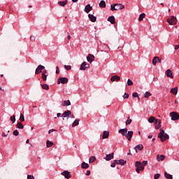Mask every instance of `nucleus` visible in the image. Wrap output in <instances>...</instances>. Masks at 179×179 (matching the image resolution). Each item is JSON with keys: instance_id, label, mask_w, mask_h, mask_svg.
Listing matches in <instances>:
<instances>
[{"instance_id": "obj_1", "label": "nucleus", "mask_w": 179, "mask_h": 179, "mask_svg": "<svg viewBox=\"0 0 179 179\" xmlns=\"http://www.w3.org/2000/svg\"><path fill=\"white\" fill-rule=\"evenodd\" d=\"M118 132L119 134H121L122 136H125L127 141H131L132 136H134V131H128L127 128L119 129Z\"/></svg>"}, {"instance_id": "obj_2", "label": "nucleus", "mask_w": 179, "mask_h": 179, "mask_svg": "<svg viewBox=\"0 0 179 179\" xmlns=\"http://www.w3.org/2000/svg\"><path fill=\"white\" fill-rule=\"evenodd\" d=\"M158 138H159L161 142H164L167 141L170 138L169 134L164 133V130L163 129H160V132L158 134Z\"/></svg>"}, {"instance_id": "obj_3", "label": "nucleus", "mask_w": 179, "mask_h": 179, "mask_svg": "<svg viewBox=\"0 0 179 179\" xmlns=\"http://www.w3.org/2000/svg\"><path fill=\"white\" fill-rule=\"evenodd\" d=\"M166 22L171 26H176V24H177V17L174 15H171L167 18Z\"/></svg>"}, {"instance_id": "obj_4", "label": "nucleus", "mask_w": 179, "mask_h": 179, "mask_svg": "<svg viewBox=\"0 0 179 179\" xmlns=\"http://www.w3.org/2000/svg\"><path fill=\"white\" fill-rule=\"evenodd\" d=\"M135 166L136 167V171L138 173H140L141 171H143V170H145V166H143L142 165V162H141L139 161L136 162Z\"/></svg>"}, {"instance_id": "obj_5", "label": "nucleus", "mask_w": 179, "mask_h": 179, "mask_svg": "<svg viewBox=\"0 0 179 179\" xmlns=\"http://www.w3.org/2000/svg\"><path fill=\"white\" fill-rule=\"evenodd\" d=\"M170 117H171L172 121H178L179 120V114L177 112H171Z\"/></svg>"}, {"instance_id": "obj_6", "label": "nucleus", "mask_w": 179, "mask_h": 179, "mask_svg": "<svg viewBox=\"0 0 179 179\" xmlns=\"http://www.w3.org/2000/svg\"><path fill=\"white\" fill-rule=\"evenodd\" d=\"M90 68V64H87V62H84L80 66V71H86V69H89Z\"/></svg>"}, {"instance_id": "obj_7", "label": "nucleus", "mask_w": 179, "mask_h": 179, "mask_svg": "<svg viewBox=\"0 0 179 179\" xmlns=\"http://www.w3.org/2000/svg\"><path fill=\"white\" fill-rule=\"evenodd\" d=\"M68 78L60 77L57 80V85H60L61 83H62V85H65L68 83Z\"/></svg>"}, {"instance_id": "obj_8", "label": "nucleus", "mask_w": 179, "mask_h": 179, "mask_svg": "<svg viewBox=\"0 0 179 179\" xmlns=\"http://www.w3.org/2000/svg\"><path fill=\"white\" fill-rule=\"evenodd\" d=\"M43 69H45V67L44 66H43V65L38 66V67L36 68V69L35 71V74L40 75V73H41V72H43Z\"/></svg>"}, {"instance_id": "obj_9", "label": "nucleus", "mask_w": 179, "mask_h": 179, "mask_svg": "<svg viewBox=\"0 0 179 179\" xmlns=\"http://www.w3.org/2000/svg\"><path fill=\"white\" fill-rule=\"evenodd\" d=\"M61 175L64 176V177H65V178H66V179H69L72 177V176L71 175V173H69V171H64L62 172Z\"/></svg>"}, {"instance_id": "obj_10", "label": "nucleus", "mask_w": 179, "mask_h": 179, "mask_svg": "<svg viewBox=\"0 0 179 179\" xmlns=\"http://www.w3.org/2000/svg\"><path fill=\"white\" fill-rule=\"evenodd\" d=\"M71 115H72V112L71 110H66L62 115V117L63 120H65V118H66V117H71Z\"/></svg>"}, {"instance_id": "obj_11", "label": "nucleus", "mask_w": 179, "mask_h": 179, "mask_svg": "<svg viewBox=\"0 0 179 179\" xmlns=\"http://www.w3.org/2000/svg\"><path fill=\"white\" fill-rule=\"evenodd\" d=\"M113 159H114V152L106 155V157H104V159L106 160V162H110V160H113Z\"/></svg>"}, {"instance_id": "obj_12", "label": "nucleus", "mask_w": 179, "mask_h": 179, "mask_svg": "<svg viewBox=\"0 0 179 179\" xmlns=\"http://www.w3.org/2000/svg\"><path fill=\"white\" fill-rule=\"evenodd\" d=\"M157 62L162 64V59H159V57H155L152 59V64L156 66V64H157Z\"/></svg>"}, {"instance_id": "obj_13", "label": "nucleus", "mask_w": 179, "mask_h": 179, "mask_svg": "<svg viewBox=\"0 0 179 179\" xmlns=\"http://www.w3.org/2000/svg\"><path fill=\"white\" fill-rule=\"evenodd\" d=\"M121 78L120 77V76H113L111 78H110V80L111 82H120Z\"/></svg>"}, {"instance_id": "obj_14", "label": "nucleus", "mask_w": 179, "mask_h": 179, "mask_svg": "<svg viewBox=\"0 0 179 179\" xmlns=\"http://www.w3.org/2000/svg\"><path fill=\"white\" fill-rule=\"evenodd\" d=\"M165 74L166 75L167 78H171V79L174 78V76H173V72L170 69H167L165 72Z\"/></svg>"}, {"instance_id": "obj_15", "label": "nucleus", "mask_w": 179, "mask_h": 179, "mask_svg": "<svg viewBox=\"0 0 179 179\" xmlns=\"http://www.w3.org/2000/svg\"><path fill=\"white\" fill-rule=\"evenodd\" d=\"M87 61H88V62L92 64V62H93V61H94V55H93L92 54H89L88 56L87 57Z\"/></svg>"}, {"instance_id": "obj_16", "label": "nucleus", "mask_w": 179, "mask_h": 179, "mask_svg": "<svg viewBox=\"0 0 179 179\" xmlns=\"http://www.w3.org/2000/svg\"><path fill=\"white\" fill-rule=\"evenodd\" d=\"M115 163H116V164H120V166H124V164H127V161L124 159L115 160Z\"/></svg>"}, {"instance_id": "obj_17", "label": "nucleus", "mask_w": 179, "mask_h": 179, "mask_svg": "<svg viewBox=\"0 0 179 179\" xmlns=\"http://www.w3.org/2000/svg\"><path fill=\"white\" fill-rule=\"evenodd\" d=\"M115 8L116 10H120L121 9H124L125 8V6L122 5V3H115Z\"/></svg>"}, {"instance_id": "obj_18", "label": "nucleus", "mask_w": 179, "mask_h": 179, "mask_svg": "<svg viewBox=\"0 0 179 179\" xmlns=\"http://www.w3.org/2000/svg\"><path fill=\"white\" fill-rule=\"evenodd\" d=\"M108 22H110L111 24H115V17L114 16L108 17Z\"/></svg>"}, {"instance_id": "obj_19", "label": "nucleus", "mask_w": 179, "mask_h": 179, "mask_svg": "<svg viewBox=\"0 0 179 179\" xmlns=\"http://www.w3.org/2000/svg\"><path fill=\"white\" fill-rule=\"evenodd\" d=\"M92 9H93V7L90 6V4H87L85 7V12L86 13H89V12H90V10H92Z\"/></svg>"}, {"instance_id": "obj_20", "label": "nucleus", "mask_w": 179, "mask_h": 179, "mask_svg": "<svg viewBox=\"0 0 179 179\" xmlns=\"http://www.w3.org/2000/svg\"><path fill=\"white\" fill-rule=\"evenodd\" d=\"M88 17H89L90 20H91V22H96V20H97V17H96V16H94L92 14H89Z\"/></svg>"}, {"instance_id": "obj_21", "label": "nucleus", "mask_w": 179, "mask_h": 179, "mask_svg": "<svg viewBox=\"0 0 179 179\" xmlns=\"http://www.w3.org/2000/svg\"><path fill=\"white\" fill-rule=\"evenodd\" d=\"M108 136H110V132H108L107 131H104L103 132L102 139H107V138H108Z\"/></svg>"}, {"instance_id": "obj_22", "label": "nucleus", "mask_w": 179, "mask_h": 179, "mask_svg": "<svg viewBox=\"0 0 179 179\" xmlns=\"http://www.w3.org/2000/svg\"><path fill=\"white\" fill-rule=\"evenodd\" d=\"M62 106H63V107L71 106V101H69V100H67V101L63 100Z\"/></svg>"}, {"instance_id": "obj_23", "label": "nucleus", "mask_w": 179, "mask_h": 179, "mask_svg": "<svg viewBox=\"0 0 179 179\" xmlns=\"http://www.w3.org/2000/svg\"><path fill=\"white\" fill-rule=\"evenodd\" d=\"M143 149V145L142 144L138 145L134 148V150L136 153H138V150H142Z\"/></svg>"}, {"instance_id": "obj_24", "label": "nucleus", "mask_w": 179, "mask_h": 179, "mask_svg": "<svg viewBox=\"0 0 179 179\" xmlns=\"http://www.w3.org/2000/svg\"><path fill=\"white\" fill-rule=\"evenodd\" d=\"M89 167H90L89 164L86 162H83L81 164V169H89Z\"/></svg>"}, {"instance_id": "obj_25", "label": "nucleus", "mask_w": 179, "mask_h": 179, "mask_svg": "<svg viewBox=\"0 0 179 179\" xmlns=\"http://www.w3.org/2000/svg\"><path fill=\"white\" fill-rule=\"evenodd\" d=\"M171 93H172V94H177V93H178V87H175V88H172L171 90Z\"/></svg>"}, {"instance_id": "obj_26", "label": "nucleus", "mask_w": 179, "mask_h": 179, "mask_svg": "<svg viewBox=\"0 0 179 179\" xmlns=\"http://www.w3.org/2000/svg\"><path fill=\"white\" fill-rule=\"evenodd\" d=\"M166 157H164V155H157V160L158 162H163V160H164Z\"/></svg>"}, {"instance_id": "obj_27", "label": "nucleus", "mask_w": 179, "mask_h": 179, "mask_svg": "<svg viewBox=\"0 0 179 179\" xmlns=\"http://www.w3.org/2000/svg\"><path fill=\"white\" fill-rule=\"evenodd\" d=\"M66 3H68V0L58 2V4L59 5V6H65V5H66Z\"/></svg>"}, {"instance_id": "obj_28", "label": "nucleus", "mask_w": 179, "mask_h": 179, "mask_svg": "<svg viewBox=\"0 0 179 179\" xmlns=\"http://www.w3.org/2000/svg\"><path fill=\"white\" fill-rule=\"evenodd\" d=\"M17 128H18V129H23V128H24V126H23V124H22V122H19L17 125H16Z\"/></svg>"}, {"instance_id": "obj_29", "label": "nucleus", "mask_w": 179, "mask_h": 179, "mask_svg": "<svg viewBox=\"0 0 179 179\" xmlns=\"http://www.w3.org/2000/svg\"><path fill=\"white\" fill-rule=\"evenodd\" d=\"M79 121H80L79 119H76V120L73 122V124H72L73 128L74 127H78V125H79Z\"/></svg>"}, {"instance_id": "obj_30", "label": "nucleus", "mask_w": 179, "mask_h": 179, "mask_svg": "<svg viewBox=\"0 0 179 179\" xmlns=\"http://www.w3.org/2000/svg\"><path fill=\"white\" fill-rule=\"evenodd\" d=\"M54 145V143L52 141H50V140H48L46 142V146L47 148H51Z\"/></svg>"}, {"instance_id": "obj_31", "label": "nucleus", "mask_w": 179, "mask_h": 179, "mask_svg": "<svg viewBox=\"0 0 179 179\" xmlns=\"http://www.w3.org/2000/svg\"><path fill=\"white\" fill-rule=\"evenodd\" d=\"M145 16H146V15L145 13L141 14L138 17V21L142 22V20H143V19H145Z\"/></svg>"}, {"instance_id": "obj_32", "label": "nucleus", "mask_w": 179, "mask_h": 179, "mask_svg": "<svg viewBox=\"0 0 179 179\" xmlns=\"http://www.w3.org/2000/svg\"><path fill=\"white\" fill-rule=\"evenodd\" d=\"M100 8H106V1L104 0H101L99 3Z\"/></svg>"}, {"instance_id": "obj_33", "label": "nucleus", "mask_w": 179, "mask_h": 179, "mask_svg": "<svg viewBox=\"0 0 179 179\" xmlns=\"http://www.w3.org/2000/svg\"><path fill=\"white\" fill-rule=\"evenodd\" d=\"M41 86L42 87V89H43L44 90H48L50 89V86H48V85L47 84H43Z\"/></svg>"}, {"instance_id": "obj_34", "label": "nucleus", "mask_w": 179, "mask_h": 179, "mask_svg": "<svg viewBox=\"0 0 179 179\" xmlns=\"http://www.w3.org/2000/svg\"><path fill=\"white\" fill-rule=\"evenodd\" d=\"M96 162V157L92 156L90 157L89 163H94Z\"/></svg>"}, {"instance_id": "obj_35", "label": "nucleus", "mask_w": 179, "mask_h": 179, "mask_svg": "<svg viewBox=\"0 0 179 179\" xmlns=\"http://www.w3.org/2000/svg\"><path fill=\"white\" fill-rule=\"evenodd\" d=\"M164 177L167 179H173V176L167 173V172L164 173Z\"/></svg>"}, {"instance_id": "obj_36", "label": "nucleus", "mask_w": 179, "mask_h": 179, "mask_svg": "<svg viewBox=\"0 0 179 179\" xmlns=\"http://www.w3.org/2000/svg\"><path fill=\"white\" fill-rule=\"evenodd\" d=\"M156 118L155 117H150L148 119V122H150V124H153V122H155Z\"/></svg>"}, {"instance_id": "obj_37", "label": "nucleus", "mask_w": 179, "mask_h": 179, "mask_svg": "<svg viewBox=\"0 0 179 179\" xmlns=\"http://www.w3.org/2000/svg\"><path fill=\"white\" fill-rule=\"evenodd\" d=\"M10 120L13 122V124H15V122H16V116L13 115L10 117Z\"/></svg>"}, {"instance_id": "obj_38", "label": "nucleus", "mask_w": 179, "mask_h": 179, "mask_svg": "<svg viewBox=\"0 0 179 179\" xmlns=\"http://www.w3.org/2000/svg\"><path fill=\"white\" fill-rule=\"evenodd\" d=\"M115 6H115V3L111 4V5H110V10H112V11L117 10Z\"/></svg>"}, {"instance_id": "obj_39", "label": "nucleus", "mask_w": 179, "mask_h": 179, "mask_svg": "<svg viewBox=\"0 0 179 179\" xmlns=\"http://www.w3.org/2000/svg\"><path fill=\"white\" fill-rule=\"evenodd\" d=\"M20 121L21 122H24V115L22 113L20 114Z\"/></svg>"}, {"instance_id": "obj_40", "label": "nucleus", "mask_w": 179, "mask_h": 179, "mask_svg": "<svg viewBox=\"0 0 179 179\" xmlns=\"http://www.w3.org/2000/svg\"><path fill=\"white\" fill-rule=\"evenodd\" d=\"M150 96H152V94H150V92H146L144 94L145 99H148V97H149Z\"/></svg>"}, {"instance_id": "obj_41", "label": "nucleus", "mask_w": 179, "mask_h": 179, "mask_svg": "<svg viewBox=\"0 0 179 179\" xmlns=\"http://www.w3.org/2000/svg\"><path fill=\"white\" fill-rule=\"evenodd\" d=\"M64 68L66 69V71H71V69H72V66L70 65H64Z\"/></svg>"}, {"instance_id": "obj_42", "label": "nucleus", "mask_w": 179, "mask_h": 179, "mask_svg": "<svg viewBox=\"0 0 179 179\" xmlns=\"http://www.w3.org/2000/svg\"><path fill=\"white\" fill-rule=\"evenodd\" d=\"M127 85H128V86H132V85H134V82H132V81L131 80V79H128V80H127Z\"/></svg>"}, {"instance_id": "obj_43", "label": "nucleus", "mask_w": 179, "mask_h": 179, "mask_svg": "<svg viewBox=\"0 0 179 179\" xmlns=\"http://www.w3.org/2000/svg\"><path fill=\"white\" fill-rule=\"evenodd\" d=\"M47 74H42V79L44 82H45V80H47Z\"/></svg>"}, {"instance_id": "obj_44", "label": "nucleus", "mask_w": 179, "mask_h": 179, "mask_svg": "<svg viewBox=\"0 0 179 179\" xmlns=\"http://www.w3.org/2000/svg\"><path fill=\"white\" fill-rule=\"evenodd\" d=\"M131 122H132V120L130 119L129 117L128 120L126 121V125H129V124H131Z\"/></svg>"}, {"instance_id": "obj_45", "label": "nucleus", "mask_w": 179, "mask_h": 179, "mask_svg": "<svg viewBox=\"0 0 179 179\" xmlns=\"http://www.w3.org/2000/svg\"><path fill=\"white\" fill-rule=\"evenodd\" d=\"M155 124H162V120H159V119H155Z\"/></svg>"}, {"instance_id": "obj_46", "label": "nucleus", "mask_w": 179, "mask_h": 179, "mask_svg": "<svg viewBox=\"0 0 179 179\" xmlns=\"http://www.w3.org/2000/svg\"><path fill=\"white\" fill-rule=\"evenodd\" d=\"M13 135H14L15 136H19V131L15 130V131H13Z\"/></svg>"}, {"instance_id": "obj_47", "label": "nucleus", "mask_w": 179, "mask_h": 179, "mask_svg": "<svg viewBox=\"0 0 179 179\" xmlns=\"http://www.w3.org/2000/svg\"><path fill=\"white\" fill-rule=\"evenodd\" d=\"M154 178H155V179H159V178H160V174H159V173H156V174H155Z\"/></svg>"}, {"instance_id": "obj_48", "label": "nucleus", "mask_w": 179, "mask_h": 179, "mask_svg": "<svg viewBox=\"0 0 179 179\" xmlns=\"http://www.w3.org/2000/svg\"><path fill=\"white\" fill-rule=\"evenodd\" d=\"M141 164L143 167H145V166H148V161H143Z\"/></svg>"}, {"instance_id": "obj_49", "label": "nucleus", "mask_w": 179, "mask_h": 179, "mask_svg": "<svg viewBox=\"0 0 179 179\" xmlns=\"http://www.w3.org/2000/svg\"><path fill=\"white\" fill-rule=\"evenodd\" d=\"M129 95L127 93H124V95H123V99H129Z\"/></svg>"}, {"instance_id": "obj_50", "label": "nucleus", "mask_w": 179, "mask_h": 179, "mask_svg": "<svg viewBox=\"0 0 179 179\" xmlns=\"http://www.w3.org/2000/svg\"><path fill=\"white\" fill-rule=\"evenodd\" d=\"M115 164H117V163H115V160H114L113 162L111 163L110 166L114 168V167H115Z\"/></svg>"}, {"instance_id": "obj_51", "label": "nucleus", "mask_w": 179, "mask_h": 179, "mask_svg": "<svg viewBox=\"0 0 179 179\" xmlns=\"http://www.w3.org/2000/svg\"><path fill=\"white\" fill-rule=\"evenodd\" d=\"M27 179H36V178H34V176H33L31 175H28L27 176Z\"/></svg>"}, {"instance_id": "obj_52", "label": "nucleus", "mask_w": 179, "mask_h": 179, "mask_svg": "<svg viewBox=\"0 0 179 179\" xmlns=\"http://www.w3.org/2000/svg\"><path fill=\"white\" fill-rule=\"evenodd\" d=\"M55 131H57L56 129H50V130L48 131V134H51L52 132H55Z\"/></svg>"}, {"instance_id": "obj_53", "label": "nucleus", "mask_w": 179, "mask_h": 179, "mask_svg": "<svg viewBox=\"0 0 179 179\" xmlns=\"http://www.w3.org/2000/svg\"><path fill=\"white\" fill-rule=\"evenodd\" d=\"M31 41H36V36H31Z\"/></svg>"}, {"instance_id": "obj_54", "label": "nucleus", "mask_w": 179, "mask_h": 179, "mask_svg": "<svg viewBox=\"0 0 179 179\" xmlns=\"http://www.w3.org/2000/svg\"><path fill=\"white\" fill-rule=\"evenodd\" d=\"M162 127V124H157L155 126V129H159V128H161Z\"/></svg>"}, {"instance_id": "obj_55", "label": "nucleus", "mask_w": 179, "mask_h": 179, "mask_svg": "<svg viewBox=\"0 0 179 179\" xmlns=\"http://www.w3.org/2000/svg\"><path fill=\"white\" fill-rule=\"evenodd\" d=\"M133 97H138V94L136 92H134L132 94Z\"/></svg>"}, {"instance_id": "obj_56", "label": "nucleus", "mask_w": 179, "mask_h": 179, "mask_svg": "<svg viewBox=\"0 0 179 179\" xmlns=\"http://www.w3.org/2000/svg\"><path fill=\"white\" fill-rule=\"evenodd\" d=\"M56 73H59V67L56 66Z\"/></svg>"}, {"instance_id": "obj_57", "label": "nucleus", "mask_w": 179, "mask_h": 179, "mask_svg": "<svg viewBox=\"0 0 179 179\" xmlns=\"http://www.w3.org/2000/svg\"><path fill=\"white\" fill-rule=\"evenodd\" d=\"M67 38L68 40H71V35H69V32H67Z\"/></svg>"}, {"instance_id": "obj_58", "label": "nucleus", "mask_w": 179, "mask_h": 179, "mask_svg": "<svg viewBox=\"0 0 179 179\" xmlns=\"http://www.w3.org/2000/svg\"><path fill=\"white\" fill-rule=\"evenodd\" d=\"M1 136L6 138L8 136V134H5V133H2Z\"/></svg>"}, {"instance_id": "obj_59", "label": "nucleus", "mask_w": 179, "mask_h": 179, "mask_svg": "<svg viewBox=\"0 0 179 179\" xmlns=\"http://www.w3.org/2000/svg\"><path fill=\"white\" fill-rule=\"evenodd\" d=\"M47 73H48L47 70H44V71L42 72V74H44V75H47Z\"/></svg>"}, {"instance_id": "obj_60", "label": "nucleus", "mask_w": 179, "mask_h": 179, "mask_svg": "<svg viewBox=\"0 0 179 179\" xmlns=\"http://www.w3.org/2000/svg\"><path fill=\"white\" fill-rule=\"evenodd\" d=\"M57 117L58 118H59V117H62V115H61V113H58L57 114Z\"/></svg>"}, {"instance_id": "obj_61", "label": "nucleus", "mask_w": 179, "mask_h": 179, "mask_svg": "<svg viewBox=\"0 0 179 179\" xmlns=\"http://www.w3.org/2000/svg\"><path fill=\"white\" fill-rule=\"evenodd\" d=\"M178 48H179V45H176V46H175V50H178Z\"/></svg>"}, {"instance_id": "obj_62", "label": "nucleus", "mask_w": 179, "mask_h": 179, "mask_svg": "<svg viewBox=\"0 0 179 179\" xmlns=\"http://www.w3.org/2000/svg\"><path fill=\"white\" fill-rule=\"evenodd\" d=\"M85 174L86 176H89L90 174V171H87Z\"/></svg>"}, {"instance_id": "obj_63", "label": "nucleus", "mask_w": 179, "mask_h": 179, "mask_svg": "<svg viewBox=\"0 0 179 179\" xmlns=\"http://www.w3.org/2000/svg\"><path fill=\"white\" fill-rule=\"evenodd\" d=\"M152 138H153V136H152V135L148 136V139H152Z\"/></svg>"}, {"instance_id": "obj_64", "label": "nucleus", "mask_w": 179, "mask_h": 179, "mask_svg": "<svg viewBox=\"0 0 179 179\" xmlns=\"http://www.w3.org/2000/svg\"><path fill=\"white\" fill-rule=\"evenodd\" d=\"M26 143H27V144L30 143V140L27 139V140L26 141Z\"/></svg>"}]
</instances>
